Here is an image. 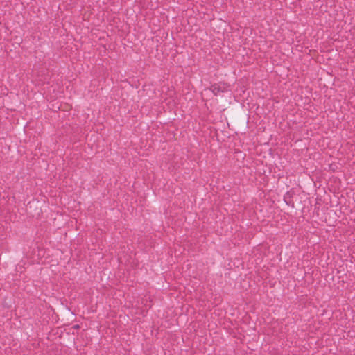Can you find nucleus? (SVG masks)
Wrapping results in <instances>:
<instances>
[{"instance_id": "nucleus-1", "label": "nucleus", "mask_w": 355, "mask_h": 355, "mask_svg": "<svg viewBox=\"0 0 355 355\" xmlns=\"http://www.w3.org/2000/svg\"><path fill=\"white\" fill-rule=\"evenodd\" d=\"M215 96L218 95L220 92H224L226 89L225 84H215L211 86L209 89Z\"/></svg>"}]
</instances>
